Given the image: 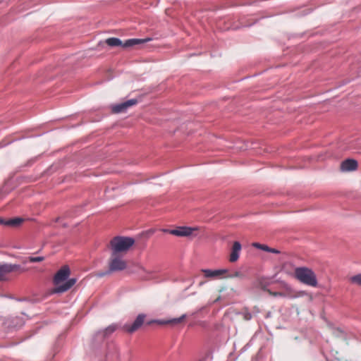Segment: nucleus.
Wrapping results in <instances>:
<instances>
[{"mask_svg": "<svg viewBox=\"0 0 361 361\" xmlns=\"http://www.w3.org/2000/svg\"><path fill=\"white\" fill-rule=\"evenodd\" d=\"M145 317L146 315L145 314H140L132 324H124L123 329L126 332L132 334L142 326V325L144 324Z\"/></svg>", "mask_w": 361, "mask_h": 361, "instance_id": "0eeeda50", "label": "nucleus"}, {"mask_svg": "<svg viewBox=\"0 0 361 361\" xmlns=\"http://www.w3.org/2000/svg\"><path fill=\"white\" fill-rule=\"evenodd\" d=\"M136 103L137 100L132 99L118 104L112 105L111 110L114 113L116 114L124 112L128 108L135 105Z\"/></svg>", "mask_w": 361, "mask_h": 361, "instance_id": "1a4fd4ad", "label": "nucleus"}, {"mask_svg": "<svg viewBox=\"0 0 361 361\" xmlns=\"http://www.w3.org/2000/svg\"><path fill=\"white\" fill-rule=\"evenodd\" d=\"M118 326L117 324H112L107 326L104 330L99 331L97 334V336L101 337L102 338L108 337L109 336L112 334L118 329Z\"/></svg>", "mask_w": 361, "mask_h": 361, "instance_id": "ddd939ff", "label": "nucleus"}, {"mask_svg": "<svg viewBox=\"0 0 361 361\" xmlns=\"http://www.w3.org/2000/svg\"><path fill=\"white\" fill-rule=\"evenodd\" d=\"M151 38H145V39H129L126 40L123 43V47H133L137 44H143L147 42H149Z\"/></svg>", "mask_w": 361, "mask_h": 361, "instance_id": "4468645a", "label": "nucleus"}, {"mask_svg": "<svg viewBox=\"0 0 361 361\" xmlns=\"http://www.w3.org/2000/svg\"><path fill=\"white\" fill-rule=\"evenodd\" d=\"M253 246L258 249H260V250H264L267 252H272V253H279V252L276 249L270 248L266 245L259 244L258 243H253Z\"/></svg>", "mask_w": 361, "mask_h": 361, "instance_id": "dca6fc26", "label": "nucleus"}, {"mask_svg": "<svg viewBox=\"0 0 361 361\" xmlns=\"http://www.w3.org/2000/svg\"><path fill=\"white\" fill-rule=\"evenodd\" d=\"M274 296L288 297L283 292H274L271 293Z\"/></svg>", "mask_w": 361, "mask_h": 361, "instance_id": "5701e85b", "label": "nucleus"}, {"mask_svg": "<svg viewBox=\"0 0 361 361\" xmlns=\"http://www.w3.org/2000/svg\"><path fill=\"white\" fill-rule=\"evenodd\" d=\"M349 281L352 284L361 286V273L350 276Z\"/></svg>", "mask_w": 361, "mask_h": 361, "instance_id": "a211bd4d", "label": "nucleus"}, {"mask_svg": "<svg viewBox=\"0 0 361 361\" xmlns=\"http://www.w3.org/2000/svg\"><path fill=\"white\" fill-rule=\"evenodd\" d=\"M133 272L136 274L142 280H150L154 277L156 271L152 269H147L141 264L135 265Z\"/></svg>", "mask_w": 361, "mask_h": 361, "instance_id": "423d86ee", "label": "nucleus"}, {"mask_svg": "<svg viewBox=\"0 0 361 361\" xmlns=\"http://www.w3.org/2000/svg\"><path fill=\"white\" fill-rule=\"evenodd\" d=\"M227 277H241L242 274L240 271H235L233 274L231 276H226Z\"/></svg>", "mask_w": 361, "mask_h": 361, "instance_id": "b1692460", "label": "nucleus"}, {"mask_svg": "<svg viewBox=\"0 0 361 361\" xmlns=\"http://www.w3.org/2000/svg\"><path fill=\"white\" fill-rule=\"evenodd\" d=\"M203 284H204V283H203V282H200L199 285H200V286H202Z\"/></svg>", "mask_w": 361, "mask_h": 361, "instance_id": "bb28decb", "label": "nucleus"}, {"mask_svg": "<svg viewBox=\"0 0 361 361\" xmlns=\"http://www.w3.org/2000/svg\"><path fill=\"white\" fill-rule=\"evenodd\" d=\"M106 43L107 45L110 46V47H123V43L122 42V41L118 39V38H116V37H111V38H108L106 40Z\"/></svg>", "mask_w": 361, "mask_h": 361, "instance_id": "2eb2a0df", "label": "nucleus"}, {"mask_svg": "<svg viewBox=\"0 0 361 361\" xmlns=\"http://www.w3.org/2000/svg\"><path fill=\"white\" fill-rule=\"evenodd\" d=\"M44 259V257H29V261L30 262H39L43 261Z\"/></svg>", "mask_w": 361, "mask_h": 361, "instance_id": "4be33fe9", "label": "nucleus"}, {"mask_svg": "<svg viewBox=\"0 0 361 361\" xmlns=\"http://www.w3.org/2000/svg\"><path fill=\"white\" fill-rule=\"evenodd\" d=\"M152 323H156V324H160V325H164V324H169V319L168 320L155 319V320H152L151 322H149L148 324H151Z\"/></svg>", "mask_w": 361, "mask_h": 361, "instance_id": "412c9836", "label": "nucleus"}, {"mask_svg": "<svg viewBox=\"0 0 361 361\" xmlns=\"http://www.w3.org/2000/svg\"><path fill=\"white\" fill-rule=\"evenodd\" d=\"M127 263L123 259V255L111 253L109 262V271H120L126 269Z\"/></svg>", "mask_w": 361, "mask_h": 361, "instance_id": "20e7f679", "label": "nucleus"}, {"mask_svg": "<svg viewBox=\"0 0 361 361\" xmlns=\"http://www.w3.org/2000/svg\"><path fill=\"white\" fill-rule=\"evenodd\" d=\"M5 221H4V220H3V219H0V224H4V225H5Z\"/></svg>", "mask_w": 361, "mask_h": 361, "instance_id": "393cba45", "label": "nucleus"}, {"mask_svg": "<svg viewBox=\"0 0 361 361\" xmlns=\"http://www.w3.org/2000/svg\"><path fill=\"white\" fill-rule=\"evenodd\" d=\"M340 168L343 172L355 171L357 168V162L355 159H348L341 162Z\"/></svg>", "mask_w": 361, "mask_h": 361, "instance_id": "9d476101", "label": "nucleus"}, {"mask_svg": "<svg viewBox=\"0 0 361 361\" xmlns=\"http://www.w3.org/2000/svg\"><path fill=\"white\" fill-rule=\"evenodd\" d=\"M201 271L203 273L204 276L209 280H218L227 278L226 274L228 272L226 269H202Z\"/></svg>", "mask_w": 361, "mask_h": 361, "instance_id": "39448f33", "label": "nucleus"}, {"mask_svg": "<svg viewBox=\"0 0 361 361\" xmlns=\"http://www.w3.org/2000/svg\"><path fill=\"white\" fill-rule=\"evenodd\" d=\"M241 248V245L238 241L233 243L229 258L230 262H235L238 259Z\"/></svg>", "mask_w": 361, "mask_h": 361, "instance_id": "9b49d317", "label": "nucleus"}, {"mask_svg": "<svg viewBox=\"0 0 361 361\" xmlns=\"http://www.w3.org/2000/svg\"><path fill=\"white\" fill-rule=\"evenodd\" d=\"M295 277L302 283L312 287H317L318 285L315 273L310 268L301 267L295 269Z\"/></svg>", "mask_w": 361, "mask_h": 361, "instance_id": "7ed1b4c3", "label": "nucleus"}, {"mask_svg": "<svg viewBox=\"0 0 361 361\" xmlns=\"http://www.w3.org/2000/svg\"><path fill=\"white\" fill-rule=\"evenodd\" d=\"M197 230V227L180 226L169 231V233L178 237H190Z\"/></svg>", "mask_w": 361, "mask_h": 361, "instance_id": "6e6552de", "label": "nucleus"}, {"mask_svg": "<svg viewBox=\"0 0 361 361\" xmlns=\"http://www.w3.org/2000/svg\"><path fill=\"white\" fill-rule=\"evenodd\" d=\"M71 270L68 266L62 267L55 274L54 277V284L55 288L53 290L54 293H61L68 290L75 285L77 280L72 278L68 279Z\"/></svg>", "mask_w": 361, "mask_h": 361, "instance_id": "f257e3e1", "label": "nucleus"}, {"mask_svg": "<svg viewBox=\"0 0 361 361\" xmlns=\"http://www.w3.org/2000/svg\"><path fill=\"white\" fill-rule=\"evenodd\" d=\"M19 268V266L17 264H0V280H2L4 276L13 271H15Z\"/></svg>", "mask_w": 361, "mask_h": 361, "instance_id": "f8f14e48", "label": "nucleus"}, {"mask_svg": "<svg viewBox=\"0 0 361 361\" xmlns=\"http://www.w3.org/2000/svg\"><path fill=\"white\" fill-rule=\"evenodd\" d=\"M282 288L284 289V292L288 297H293V288L290 285L286 283H282Z\"/></svg>", "mask_w": 361, "mask_h": 361, "instance_id": "6ab92c4d", "label": "nucleus"}, {"mask_svg": "<svg viewBox=\"0 0 361 361\" xmlns=\"http://www.w3.org/2000/svg\"><path fill=\"white\" fill-rule=\"evenodd\" d=\"M187 317V314H184L178 318L169 319V324H177L182 322Z\"/></svg>", "mask_w": 361, "mask_h": 361, "instance_id": "aec40b11", "label": "nucleus"}, {"mask_svg": "<svg viewBox=\"0 0 361 361\" xmlns=\"http://www.w3.org/2000/svg\"><path fill=\"white\" fill-rule=\"evenodd\" d=\"M169 229H164L163 231L165 232V233H169Z\"/></svg>", "mask_w": 361, "mask_h": 361, "instance_id": "a878e982", "label": "nucleus"}, {"mask_svg": "<svg viewBox=\"0 0 361 361\" xmlns=\"http://www.w3.org/2000/svg\"><path fill=\"white\" fill-rule=\"evenodd\" d=\"M23 219L22 218H14L5 221V225L10 226H18L22 224Z\"/></svg>", "mask_w": 361, "mask_h": 361, "instance_id": "f3484780", "label": "nucleus"}, {"mask_svg": "<svg viewBox=\"0 0 361 361\" xmlns=\"http://www.w3.org/2000/svg\"><path fill=\"white\" fill-rule=\"evenodd\" d=\"M134 243L135 240L130 237H114L110 241L111 253L124 255Z\"/></svg>", "mask_w": 361, "mask_h": 361, "instance_id": "f03ea898", "label": "nucleus"}]
</instances>
